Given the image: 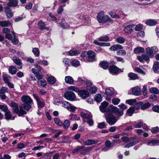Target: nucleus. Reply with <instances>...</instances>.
<instances>
[{"mask_svg": "<svg viewBox=\"0 0 159 159\" xmlns=\"http://www.w3.org/2000/svg\"><path fill=\"white\" fill-rule=\"evenodd\" d=\"M157 21L152 19L148 20L145 22V23L147 25L149 26H153L157 24Z\"/></svg>", "mask_w": 159, "mask_h": 159, "instance_id": "nucleus-21", "label": "nucleus"}, {"mask_svg": "<svg viewBox=\"0 0 159 159\" xmlns=\"http://www.w3.org/2000/svg\"><path fill=\"white\" fill-rule=\"evenodd\" d=\"M36 102L39 108H42L44 107L45 102L43 100L40 99Z\"/></svg>", "mask_w": 159, "mask_h": 159, "instance_id": "nucleus-32", "label": "nucleus"}, {"mask_svg": "<svg viewBox=\"0 0 159 159\" xmlns=\"http://www.w3.org/2000/svg\"><path fill=\"white\" fill-rule=\"evenodd\" d=\"M128 77L129 78L130 80H136L138 79L137 75L133 73H130L128 74Z\"/></svg>", "mask_w": 159, "mask_h": 159, "instance_id": "nucleus-31", "label": "nucleus"}, {"mask_svg": "<svg viewBox=\"0 0 159 159\" xmlns=\"http://www.w3.org/2000/svg\"><path fill=\"white\" fill-rule=\"evenodd\" d=\"M149 90L151 93L153 94H157L159 93V90L155 87L150 88Z\"/></svg>", "mask_w": 159, "mask_h": 159, "instance_id": "nucleus-47", "label": "nucleus"}, {"mask_svg": "<svg viewBox=\"0 0 159 159\" xmlns=\"http://www.w3.org/2000/svg\"><path fill=\"white\" fill-rule=\"evenodd\" d=\"M70 117V119L71 120H78V118L76 115L75 114H70L69 115Z\"/></svg>", "mask_w": 159, "mask_h": 159, "instance_id": "nucleus-61", "label": "nucleus"}, {"mask_svg": "<svg viewBox=\"0 0 159 159\" xmlns=\"http://www.w3.org/2000/svg\"><path fill=\"white\" fill-rule=\"evenodd\" d=\"M110 72L112 75L116 74L121 72V69H119L114 65L110 66L109 68Z\"/></svg>", "mask_w": 159, "mask_h": 159, "instance_id": "nucleus-11", "label": "nucleus"}, {"mask_svg": "<svg viewBox=\"0 0 159 159\" xmlns=\"http://www.w3.org/2000/svg\"><path fill=\"white\" fill-rule=\"evenodd\" d=\"M143 25L141 24L137 25L135 28V30L136 31H139L142 29Z\"/></svg>", "mask_w": 159, "mask_h": 159, "instance_id": "nucleus-62", "label": "nucleus"}, {"mask_svg": "<svg viewBox=\"0 0 159 159\" xmlns=\"http://www.w3.org/2000/svg\"><path fill=\"white\" fill-rule=\"evenodd\" d=\"M153 71L156 73L159 72V62L156 61L153 64Z\"/></svg>", "mask_w": 159, "mask_h": 159, "instance_id": "nucleus-25", "label": "nucleus"}, {"mask_svg": "<svg viewBox=\"0 0 159 159\" xmlns=\"http://www.w3.org/2000/svg\"><path fill=\"white\" fill-rule=\"evenodd\" d=\"M95 100L98 102H100L102 101V97L100 94L98 93L96 94L94 98Z\"/></svg>", "mask_w": 159, "mask_h": 159, "instance_id": "nucleus-37", "label": "nucleus"}, {"mask_svg": "<svg viewBox=\"0 0 159 159\" xmlns=\"http://www.w3.org/2000/svg\"><path fill=\"white\" fill-rule=\"evenodd\" d=\"M132 92L134 95L138 96L141 94V90L137 86L132 88Z\"/></svg>", "mask_w": 159, "mask_h": 159, "instance_id": "nucleus-15", "label": "nucleus"}, {"mask_svg": "<svg viewBox=\"0 0 159 159\" xmlns=\"http://www.w3.org/2000/svg\"><path fill=\"white\" fill-rule=\"evenodd\" d=\"M71 64L72 66L76 67L80 65V62L77 60L74 59L71 62Z\"/></svg>", "mask_w": 159, "mask_h": 159, "instance_id": "nucleus-46", "label": "nucleus"}, {"mask_svg": "<svg viewBox=\"0 0 159 159\" xmlns=\"http://www.w3.org/2000/svg\"><path fill=\"white\" fill-rule=\"evenodd\" d=\"M13 61L18 66L17 67L19 69H22V63L20 59L17 57H14L13 58Z\"/></svg>", "mask_w": 159, "mask_h": 159, "instance_id": "nucleus-13", "label": "nucleus"}, {"mask_svg": "<svg viewBox=\"0 0 159 159\" xmlns=\"http://www.w3.org/2000/svg\"><path fill=\"white\" fill-rule=\"evenodd\" d=\"M10 2L7 3V7H16L18 4L17 0H9Z\"/></svg>", "mask_w": 159, "mask_h": 159, "instance_id": "nucleus-18", "label": "nucleus"}, {"mask_svg": "<svg viewBox=\"0 0 159 159\" xmlns=\"http://www.w3.org/2000/svg\"><path fill=\"white\" fill-rule=\"evenodd\" d=\"M107 118H106L107 122L110 125H114L117 121L116 117L112 115V114L109 112L107 115H105Z\"/></svg>", "mask_w": 159, "mask_h": 159, "instance_id": "nucleus-5", "label": "nucleus"}, {"mask_svg": "<svg viewBox=\"0 0 159 159\" xmlns=\"http://www.w3.org/2000/svg\"><path fill=\"white\" fill-rule=\"evenodd\" d=\"M149 56L145 54H143L141 56L138 57V60L141 62H143V60L146 61H148L149 59Z\"/></svg>", "mask_w": 159, "mask_h": 159, "instance_id": "nucleus-17", "label": "nucleus"}, {"mask_svg": "<svg viewBox=\"0 0 159 159\" xmlns=\"http://www.w3.org/2000/svg\"><path fill=\"white\" fill-rule=\"evenodd\" d=\"M116 41L119 43L122 44L125 42V39L123 37H120L116 39Z\"/></svg>", "mask_w": 159, "mask_h": 159, "instance_id": "nucleus-45", "label": "nucleus"}, {"mask_svg": "<svg viewBox=\"0 0 159 159\" xmlns=\"http://www.w3.org/2000/svg\"><path fill=\"white\" fill-rule=\"evenodd\" d=\"M105 144L106 147H108L110 148L113 146L109 140H107L105 142Z\"/></svg>", "mask_w": 159, "mask_h": 159, "instance_id": "nucleus-53", "label": "nucleus"}, {"mask_svg": "<svg viewBox=\"0 0 159 159\" xmlns=\"http://www.w3.org/2000/svg\"><path fill=\"white\" fill-rule=\"evenodd\" d=\"M9 73L12 75H13L16 73L17 69L13 66H10L8 68Z\"/></svg>", "mask_w": 159, "mask_h": 159, "instance_id": "nucleus-26", "label": "nucleus"}, {"mask_svg": "<svg viewBox=\"0 0 159 159\" xmlns=\"http://www.w3.org/2000/svg\"><path fill=\"white\" fill-rule=\"evenodd\" d=\"M8 91V89L6 87H3L0 88V94H4Z\"/></svg>", "mask_w": 159, "mask_h": 159, "instance_id": "nucleus-55", "label": "nucleus"}, {"mask_svg": "<svg viewBox=\"0 0 159 159\" xmlns=\"http://www.w3.org/2000/svg\"><path fill=\"white\" fill-rule=\"evenodd\" d=\"M100 66L104 69H107L108 66V63L105 61H103L100 63Z\"/></svg>", "mask_w": 159, "mask_h": 159, "instance_id": "nucleus-44", "label": "nucleus"}, {"mask_svg": "<svg viewBox=\"0 0 159 159\" xmlns=\"http://www.w3.org/2000/svg\"><path fill=\"white\" fill-rule=\"evenodd\" d=\"M0 109L2 110L5 112H6L8 110L7 106L3 105H0Z\"/></svg>", "mask_w": 159, "mask_h": 159, "instance_id": "nucleus-63", "label": "nucleus"}, {"mask_svg": "<svg viewBox=\"0 0 159 159\" xmlns=\"http://www.w3.org/2000/svg\"><path fill=\"white\" fill-rule=\"evenodd\" d=\"M5 11L7 18H11L13 16V14L9 7H6Z\"/></svg>", "mask_w": 159, "mask_h": 159, "instance_id": "nucleus-14", "label": "nucleus"}, {"mask_svg": "<svg viewBox=\"0 0 159 159\" xmlns=\"http://www.w3.org/2000/svg\"><path fill=\"white\" fill-rule=\"evenodd\" d=\"M159 143V140L156 139H153L150 141L148 142L147 145L151 146H154L158 143Z\"/></svg>", "mask_w": 159, "mask_h": 159, "instance_id": "nucleus-30", "label": "nucleus"}, {"mask_svg": "<svg viewBox=\"0 0 159 159\" xmlns=\"http://www.w3.org/2000/svg\"><path fill=\"white\" fill-rule=\"evenodd\" d=\"M65 81L68 84H72L74 82V80L71 76H68L65 77Z\"/></svg>", "mask_w": 159, "mask_h": 159, "instance_id": "nucleus-23", "label": "nucleus"}, {"mask_svg": "<svg viewBox=\"0 0 159 159\" xmlns=\"http://www.w3.org/2000/svg\"><path fill=\"white\" fill-rule=\"evenodd\" d=\"M32 52L35 56L38 57L39 55L40 52L38 48H34L32 50Z\"/></svg>", "mask_w": 159, "mask_h": 159, "instance_id": "nucleus-42", "label": "nucleus"}, {"mask_svg": "<svg viewBox=\"0 0 159 159\" xmlns=\"http://www.w3.org/2000/svg\"><path fill=\"white\" fill-rule=\"evenodd\" d=\"M109 110L110 111V113L111 114L112 113H114L116 116H120L123 115V111L120 110L116 107L112 105H110L109 106Z\"/></svg>", "mask_w": 159, "mask_h": 159, "instance_id": "nucleus-4", "label": "nucleus"}, {"mask_svg": "<svg viewBox=\"0 0 159 159\" xmlns=\"http://www.w3.org/2000/svg\"><path fill=\"white\" fill-rule=\"evenodd\" d=\"M135 25L134 24H129L128 23H125L123 25L124 31L127 34H130L133 31Z\"/></svg>", "mask_w": 159, "mask_h": 159, "instance_id": "nucleus-6", "label": "nucleus"}, {"mask_svg": "<svg viewBox=\"0 0 159 159\" xmlns=\"http://www.w3.org/2000/svg\"><path fill=\"white\" fill-rule=\"evenodd\" d=\"M134 108L133 107H130L127 111V113L129 116H131L134 112Z\"/></svg>", "mask_w": 159, "mask_h": 159, "instance_id": "nucleus-51", "label": "nucleus"}, {"mask_svg": "<svg viewBox=\"0 0 159 159\" xmlns=\"http://www.w3.org/2000/svg\"><path fill=\"white\" fill-rule=\"evenodd\" d=\"M108 105V103L106 102H102L100 106V109L101 111L104 113L105 115H107L110 112V111L109 110V107L107 109V107Z\"/></svg>", "mask_w": 159, "mask_h": 159, "instance_id": "nucleus-8", "label": "nucleus"}, {"mask_svg": "<svg viewBox=\"0 0 159 159\" xmlns=\"http://www.w3.org/2000/svg\"><path fill=\"white\" fill-rule=\"evenodd\" d=\"M90 92L92 94L96 93L97 92V88L96 87H91L89 89Z\"/></svg>", "mask_w": 159, "mask_h": 159, "instance_id": "nucleus-64", "label": "nucleus"}, {"mask_svg": "<svg viewBox=\"0 0 159 159\" xmlns=\"http://www.w3.org/2000/svg\"><path fill=\"white\" fill-rule=\"evenodd\" d=\"M109 38L108 37L107 35L104 36H102L98 38V40L101 42L102 41H107L109 40Z\"/></svg>", "mask_w": 159, "mask_h": 159, "instance_id": "nucleus-41", "label": "nucleus"}, {"mask_svg": "<svg viewBox=\"0 0 159 159\" xmlns=\"http://www.w3.org/2000/svg\"><path fill=\"white\" fill-rule=\"evenodd\" d=\"M146 51L147 55L150 57L153 56V53L151 48L149 47L147 48L146 49Z\"/></svg>", "mask_w": 159, "mask_h": 159, "instance_id": "nucleus-36", "label": "nucleus"}, {"mask_svg": "<svg viewBox=\"0 0 159 159\" xmlns=\"http://www.w3.org/2000/svg\"><path fill=\"white\" fill-rule=\"evenodd\" d=\"M151 106L150 103L149 102H147L144 104H143L141 107V109L143 110L146 109L148 108Z\"/></svg>", "mask_w": 159, "mask_h": 159, "instance_id": "nucleus-50", "label": "nucleus"}, {"mask_svg": "<svg viewBox=\"0 0 159 159\" xmlns=\"http://www.w3.org/2000/svg\"><path fill=\"white\" fill-rule=\"evenodd\" d=\"M54 121L56 124L60 126L62 125L63 123L59 119L55 118L54 119Z\"/></svg>", "mask_w": 159, "mask_h": 159, "instance_id": "nucleus-59", "label": "nucleus"}, {"mask_svg": "<svg viewBox=\"0 0 159 159\" xmlns=\"http://www.w3.org/2000/svg\"><path fill=\"white\" fill-rule=\"evenodd\" d=\"M88 55V60L89 61H93L94 60L95 54L92 50L88 51L87 52Z\"/></svg>", "mask_w": 159, "mask_h": 159, "instance_id": "nucleus-12", "label": "nucleus"}, {"mask_svg": "<svg viewBox=\"0 0 159 159\" xmlns=\"http://www.w3.org/2000/svg\"><path fill=\"white\" fill-rule=\"evenodd\" d=\"M123 48V47L120 45L117 44L114 45L110 48V50L112 51H116L122 49Z\"/></svg>", "mask_w": 159, "mask_h": 159, "instance_id": "nucleus-16", "label": "nucleus"}, {"mask_svg": "<svg viewBox=\"0 0 159 159\" xmlns=\"http://www.w3.org/2000/svg\"><path fill=\"white\" fill-rule=\"evenodd\" d=\"M96 143V141L95 140L91 139H87L85 141L84 143L86 145L89 146Z\"/></svg>", "mask_w": 159, "mask_h": 159, "instance_id": "nucleus-33", "label": "nucleus"}, {"mask_svg": "<svg viewBox=\"0 0 159 159\" xmlns=\"http://www.w3.org/2000/svg\"><path fill=\"white\" fill-rule=\"evenodd\" d=\"M37 83L41 86L43 87H45L47 85V83L46 81L43 79L38 80Z\"/></svg>", "mask_w": 159, "mask_h": 159, "instance_id": "nucleus-34", "label": "nucleus"}, {"mask_svg": "<svg viewBox=\"0 0 159 159\" xmlns=\"http://www.w3.org/2000/svg\"><path fill=\"white\" fill-rule=\"evenodd\" d=\"M144 49L143 48L140 47H137L134 50V52L136 54L143 53L144 52Z\"/></svg>", "mask_w": 159, "mask_h": 159, "instance_id": "nucleus-29", "label": "nucleus"}, {"mask_svg": "<svg viewBox=\"0 0 159 159\" xmlns=\"http://www.w3.org/2000/svg\"><path fill=\"white\" fill-rule=\"evenodd\" d=\"M80 116L82 118L88 120L90 119L92 117L90 113H85L84 112H82L80 113Z\"/></svg>", "mask_w": 159, "mask_h": 159, "instance_id": "nucleus-22", "label": "nucleus"}, {"mask_svg": "<svg viewBox=\"0 0 159 159\" xmlns=\"http://www.w3.org/2000/svg\"><path fill=\"white\" fill-rule=\"evenodd\" d=\"M68 89L74 91L75 92H78L79 91V88L75 86H70L68 88Z\"/></svg>", "mask_w": 159, "mask_h": 159, "instance_id": "nucleus-57", "label": "nucleus"}, {"mask_svg": "<svg viewBox=\"0 0 159 159\" xmlns=\"http://www.w3.org/2000/svg\"><path fill=\"white\" fill-rule=\"evenodd\" d=\"M62 104V106L67 109L69 108V107L70 104L69 102L66 101L63 102Z\"/></svg>", "mask_w": 159, "mask_h": 159, "instance_id": "nucleus-54", "label": "nucleus"}, {"mask_svg": "<svg viewBox=\"0 0 159 159\" xmlns=\"http://www.w3.org/2000/svg\"><path fill=\"white\" fill-rule=\"evenodd\" d=\"M63 125L64 128L65 129H67L70 125V123L68 120H66L64 122Z\"/></svg>", "mask_w": 159, "mask_h": 159, "instance_id": "nucleus-43", "label": "nucleus"}, {"mask_svg": "<svg viewBox=\"0 0 159 159\" xmlns=\"http://www.w3.org/2000/svg\"><path fill=\"white\" fill-rule=\"evenodd\" d=\"M11 32L13 35V38L11 40V42L14 45H16L18 43V40L16 37L15 32L13 31H12Z\"/></svg>", "mask_w": 159, "mask_h": 159, "instance_id": "nucleus-28", "label": "nucleus"}, {"mask_svg": "<svg viewBox=\"0 0 159 159\" xmlns=\"http://www.w3.org/2000/svg\"><path fill=\"white\" fill-rule=\"evenodd\" d=\"M136 99H133L127 100L126 101V102L130 105H134L136 103Z\"/></svg>", "mask_w": 159, "mask_h": 159, "instance_id": "nucleus-38", "label": "nucleus"}, {"mask_svg": "<svg viewBox=\"0 0 159 159\" xmlns=\"http://www.w3.org/2000/svg\"><path fill=\"white\" fill-rule=\"evenodd\" d=\"M109 14L113 18L117 19L120 18V16L118 15L115 14L113 11H110L109 12Z\"/></svg>", "mask_w": 159, "mask_h": 159, "instance_id": "nucleus-48", "label": "nucleus"}, {"mask_svg": "<svg viewBox=\"0 0 159 159\" xmlns=\"http://www.w3.org/2000/svg\"><path fill=\"white\" fill-rule=\"evenodd\" d=\"M92 150L90 147H86L84 146H77L72 151V153L80 152V154L86 155L89 153Z\"/></svg>", "mask_w": 159, "mask_h": 159, "instance_id": "nucleus-3", "label": "nucleus"}, {"mask_svg": "<svg viewBox=\"0 0 159 159\" xmlns=\"http://www.w3.org/2000/svg\"><path fill=\"white\" fill-rule=\"evenodd\" d=\"M5 116L6 118V119L7 120H14V117H11V113L9 111H7L5 112Z\"/></svg>", "mask_w": 159, "mask_h": 159, "instance_id": "nucleus-40", "label": "nucleus"}, {"mask_svg": "<svg viewBox=\"0 0 159 159\" xmlns=\"http://www.w3.org/2000/svg\"><path fill=\"white\" fill-rule=\"evenodd\" d=\"M106 126V124L104 122H102L98 124V127L100 129L104 128Z\"/></svg>", "mask_w": 159, "mask_h": 159, "instance_id": "nucleus-60", "label": "nucleus"}, {"mask_svg": "<svg viewBox=\"0 0 159 159\" xmlns=\"http://www.w3.org/2000/svg\"><path fill=\"white\" fill-rule=\"evenodd\" d=\"M105 93L107 96H111L113 94L114 92L112 88L106 89H105Z\"/></svg>", "mask_w": 159, "mask_h": 159, "instance_id": "nucleus-35", "label": "nucleus"}, {"mask_svg": "<svg viewBox=\"0 0 159 159\" xmlns=\"http://www.w3.org/2000/svg\"><path fill=\"white\" fill-rule=\"evenodd\" d=\"M78 95L82 99H84L89 96V93L86 90H81L78 91Z\"/></svg>", "mask_w": 159, "mask_h": 159, "instance_id": "nucleus-9", "label": "nucleus"}, {"mask_svg": "<svg viewBox=\"0 0 159 159\" xmlns=\"http://www.w3.org/2000/svg\"><path fill=\"white\" fill-rule=\"evenodd\" d=\"M143 104V102H139L136 103L134 104V108L136 109H139L140 108H141V107Z\"/></svg>", "mask_w": 159, "mask_h": 159, "instance_id": "nucleus-52", "label": "nucleus"}, {"mask_svg": "<svg viewBox=\"0 0 159 159\" xmlns=\"http://www.w3.org/2000/svg\"><path fill=\"white\" fill-rule=\"evenodd\" d=\"M120 102V99L116 98H113L112 100V103L115 105L118 104Z\"/></svg>", "mask_w": 159, "mask_h": 159, "instance_id": "nucleus-56", "label": "nucleus"}, {"mask_svg": "<svg viewBox=\"0 0 159 159\" xmlns=\"http://www.w3.org/2000/svg\"><path fill=\"white\" fill-rule=\"evenodd\" d=\"M129 142L130 143L125 145L124 147V148H129L139 143V140H135V137L131 138L129 139Z\"/></svg>", "mask_w": 159, "mask_h": 159, "instance_id": "nucleus-10", "label": "nucleus"}, {"mask_svg": "<svg viewBox=\"0 0 159 159\" xmlns=\"http://www.w3.org/2000/svg\"><path fill=\"white\" fill-rule=\"evenodd\" d=\"M9 76L6 74L3 75H2V78L5 83H7L9 81Z\"/></svg>", "mask_w": 159, "mask_h": 159, "instance_id": "nucleus-58", "label": "nucleus"}, {"mask_svg": "<svg viewBox=\"0 0 159 159\" xmlns=\"http://www.w3.org/2000/svg\"><path fill=\"white\" fill-rule=\"evenodd\" d=\"M11 25V23L9 21H0V26L2 27H7Z\"/></svg>", "mask_w": 159, "mask_h": 159, "instance_id": "nucleus-39", "label": "nucleus"}, {"mask_svg": "<svg viewBox=\"0 0 159 159\" xmlns=\"http://www.w3.org/2000/svg\"><path fill=\"white\" fill-rule=\"evenodd\" d=\"M64 97L67 100L71 101L75 100L76 96L74 93L72 91H68L64 94Z\"/></svg>", "mask_w": 159, "mask_h": 159, "instance_id": "nucleus-7", "label": "nucleus"}, {"mask_svg": "<svg viewBox=\"0 0 159 159\" xmlns=\"http://www.w3.org/2000/svg\"><path fill=\"white\" fill-rule=\"evenodd\" d=\"M68 54L70 56L76 55L79 54L80 52L78 51L70 50L68 52Z\"/></svg>", "mask_w": 159, "mask_h": 159, "instance_id": "nucleus-49", "label": "nucleus"}, {"mask_svg": "<svg viewBox=\"0 0 159 159\" xmlns=\"http://www.w3.org/2000/svg\"><path fill=\"white\" fill-rule=\"evenodd\" d=\"M47 81L48 83L51 84H53L56 82V79L55 78L52 76H50L47 79Z\"/></svg>", "mask_w": 159, "mask_h": 159, "instance_id": "nucleus-27", "label": "nucleus"}, {"mask_svg": "<svg viewBox=\"0 0 159 159\" xmlns=\"http://www.w3.org/2000/svg\"><path fill=\"white\" fill-rule=\"evenodd\" d=\"M21 100L25 103L18 108V105L16 103L12 102L10 104V106L13 109V111L18 114L19 116H21L26 114V112L23 109L28 111L30 109L31 106L30 104L33 103V101L31 98L27 95H23L21 98Z\"/></svg>", "mask_w": 159, "mask_h": 159, "instance_id": "nucleus-1", "label": "nucleus"}, {"mask_svg": "<svg viewBox=\"0 0 159 159\" xmlns=\"http://www.w3.org/2000/svg\"><path fill=\"white\" fill-rule=\"evenodd\" d=\"M38 26L39 29L41 30L46 29L47 30H48L49 28L48 27H45V25L44 23L42 21L39 22L38 23Z\"/></svg>", "mask_w": 159, "mask_h": 159, "instance_id": "nucleus-20", "label": "nucleus"}, {"mask_svg": "<svg viewBox=\"0 0 159 159\" xmlns=\"http://www.w3.org/2000/svg\"><path fill=\"white\" fill-rule=\"evenodd\" d=\"M77 17L78 19L83 21H87L89 20V18L86 17L84 14L82 13L78 15L77 16Z\"/></svg>", "mask_w": 159, "mask_h": 159, "instance_id": "nucleus-24", "label": "nucleus"}, {"mask_svg": "<svg viewBox=\"0 0 159 159\" xmlns=\"http://www.w3.org/2000/svg\"><path fill=\"white\" fill-rule=\"evenodd\" d=\"M65 19H62L61 20V23H59L58 25L61 26L63 29H66L69 27V25L68 23L65 22Z\"/></svg>", "mask_w": 159, "mask_h": 159, "instance_id": "nucleus-19", "label": "nucleus"}, {"mask_svg": "<svg viewBox=\"0 0 159 159\" xmlns=\"http://www.w3.org/2000/svg\"><path fill=\"white\" fill-rule=\"evenodd\" d=\"M98 21L100 23L104 24L107 22L109 24L113 23L112 20L108 15H104V12L103 11L99 12L97 16Z\"/></svg>", "mask_w": 159, "mask_h": 159, "instance_id": "nucleus-2", "label": "nucleus"}]
</instances>
